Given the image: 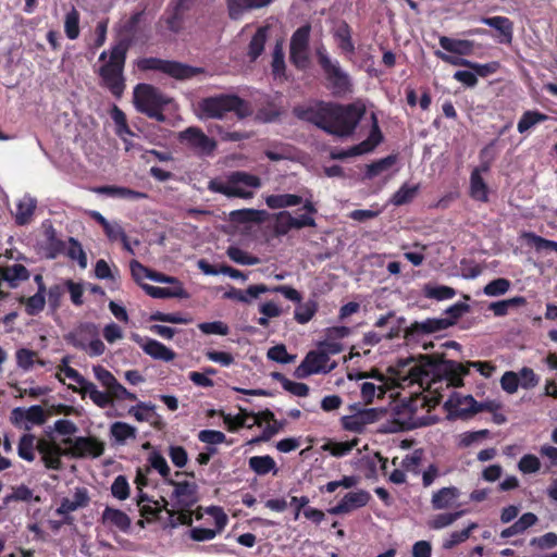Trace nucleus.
Wrapping results in <instances>:
<instances>
[{
	"label": "nucleus",
	"mask_w": 557,
	"mask_h": 557,
	"mask_svg": "<svg viewBox=\"0 0 557 557\" xmlns=\"http://www.w3.org/2000/svg\"><path fill=\"white\" fill-rule=\"evenodd\" d=\"M137 506L139 507L140 515L146 518L156 517L162 510L158 502L150 500L149 497L143 493L137 497Z\"/></svg>",
	"instance_id": "51"
},
{
	"label": "nucleus",
	"mask_w": 557,
	"mask_h": 557,
	"mask_svg": "<svg viewBox=\"0 0 557 557\" xmlns=\"http://www.w3.org/2000/svg\"><path fill=\"white\" fill-rule=\"evenodd\" d=\"M36 448L41 456V460L46 468L52 470H60L62 468V456H67L63 448L54 442L47 440H39Z\"/></svg>",
	"instance_id": "20"
},
{
	"label": "nucleus",
	"mask_w": 557,
	"mask_h": 557,
	"mask_svg": "<svg viewBox=\"0 0 557 557\" xmlns=\"http://www.w3.org/2000/svg\"><path fill=\"white\" fill-rule=\"evenodd\" d=\"M371 498V495L363 490L347 493L342 500L331 509V515L349 513L358 508L364 507Z\"/></svg>",
	"instance_id": "21"
},
{
	"label": "nucleus",
	"mask_w": 557,
	"mask_h": 557,
	"mask_svg": "<svg viewBox=\"0 0 557 557\" xmlns=\"http://www.w3.org/2000/svg\"><path fill=\"white\" fill-rule=\"evenodd\" d=\"M539 521V518L533 512H525L522 516L518 518L517 521H515L511 525L504 529L500 532L502 539H509L512 536L521 535L523 534L528 529L535 525Z\"/></svg>",
	"instance_id": "28"
},
{
	"label": "nucleus",
	"mask_w": 557,
	"mask_h": 557,
	"mask_svg": "<svg viewBox=\"0 0 557 557\" xmlns=\"http://www.w3.org/2000/svg\"><path fill=\"white\" fill-rule=\"evenodd\" d=\"M92 372L96 377V380L101 384V386L106 391H100V394H103L106 396V399L103 400V404L97 405L99 408H107L112 405V395L121 384L116 377L104 367L102 366H94Z\"/></svg>",
	"instance_id": "22"
},
{
	"label": "nucleus",
	"mask_w": 557,
	"mask_h": 557,
	"mask_svg": "<svg viewBox=\"0 0 557 557\" xmlns=\"http://www.w3.org/2000/svg\"><path fill=\"white\" fill-rule=\"evenodd\" d=\"M481 23L487 25L500 35L499 42L510 45L513 39V23L505 16L482 17Z\"/></svg>",
	"instance_id": "25"
},
{
	"label": "nucleus",
	"mask_w": 557,
	"mask_h": 557,
	"mask_svg": "<svg viewBox=\"0 0 557 557\" xmlns=\"http://www.w3.org/2000/svg\"><path fill=\"white\" fill-rule=\"evenodd\" d=\"M46 294L36 293L28 298H22L21 301L25 302V310L29 315H35L44 310L46 304Z\"/></svg>",
	"instance_id": "56"
},
{
	"label": "nucleus",
	"mask_w": 557,
	"mask_h": 557,
	"mask_svg": "<svg viewBox=\"0 0 557 557\" xmlns=\"http://www.w3.org/2000/svg\"><path fill=\"white\" fill-rule=\"evenodd\" d=\"M397 157L392 154L371 163L367 168V177L373 178L381 173L388 171L392 166L395 165Z\"/></svg>",
	"instance_id": "49"
},
{
	"label": "nucleus",
	"mask_w": 557,
	"mask_h": 557,
	"mask_svg": "<svg viewBox=\"0 0 557 557\" xmlns=\"http://www.w3.org/2000/svg\"><path fill=\"white\" fill-rule=\"evenodd\" d=\"M199 109L203 116L222 119L226 113L234 112L239 119L251 114L249 104L234 95H220L200 101Z\"/></svg>",
	"instance_id": "6"
},
{
	"label": "nucleus",
	"mask_w": 557,
	"mask_h": 557,
	"mask_svg": "<svg viewBox=\"0 0 557 557\" xmlns=\"http://www.w3.org/2000/svg\"><path fill=\"white\" fill-rule=\"evenodd\" d=\"M82 332L83 330L71 336L73 346L86 351L91 357L101 356L106 350L103 342L95 337L87 343L81 337Z\"/></svg>",
	"instance_id": "34"
},
{
	"label": "nucleus",
	"mask_w": 557,
	"mask_h": 557,
	"mask_svg": "<svg viewBox=\"0 0 557 557\" xmlns=\"http://www.w3.org/2000/svg\"><path fill=\"white\" fill-rule=\"evenodd\" d=\"M295 113L298 117L313 123L330 134L344 137L354 133L366 113V106L362 101H355L347 106L315 102L308 107L295 108Z\"/></svg>",
	"instance_id": "2"
},
{
	"label": "nucleus",
	"mask_w": 557,
	"mask_h": 557,
	"mask_svg": "<svg viewBox=\"0 0 557 557\" xmlns=\"http://www.w3.org/2000/svg\"><path fill=\"white\" fill-rule=\"evenodd\" d=\"M62 444L67 446L64 453L73 458H98L104 451L103 442L91 436L66 437Z\"/></svg>",
	"instance_id": "8"
},
{
	"label": "nucleus",
	"mask_w": 557,
	"mask_h": 557,
	"mask_svg": "<svg viewBox=\"0 0 557 557\" xmlns=\"http://www.w3.org/2000/svg\"><path fill=\"white\" fill-rule=\"evenodd\" d=\"M249 417L250 411L239 408V412L236 416L223 414V421L230 431H236L239 428L250 429V425L248 424Z\"/></svg>",
	"instance_id": "48"
},
{
	"label": "nucleus",
	"mask_w": 557,
	"mask_h": 557,
	"mask_svg": "<svg viewBox=\"0 0 557 557\" xmlns=\"http://www.w3.org/2000/svg\"><path fill=\"white\" fill-rule=\"evenodd\" d=\"M143 288L149 296H151L153 298H159V299L170 298V297H181L184 293L181 285H177L173 288H169V287H159V286L145 284V285H143Z\"/></svg>",
	"instance_id": "47"
},
{
	"label": "nucleus",
	"mask_w": 557,
	"mask_h": 557,
	"mask_svg": "<svg viewBox=\"0 0 557 557\" xmlns=\"http://www.w3.org/2000/svg\"><path fill=\"white\" fill-rule=\"evenodd\" d=\"M530 545L539 549H550L557 546V534L554 532L545 533L544 535L533 537Z\"/></svg>",
	"instance_id": "64"
},
{
	"label": "nucleus",
	"mask_w": 557,
	"mask_h": 557,
	"mask_svg": "<svg viewBox=\"0 0 557 557\" xmlns=\"http://www.w3.org/2000/svg\"><path fill=\"white\" fill-rule=\"evenodd\" d=\"M318 57L321 66L326 73L327 79L331 83V88L335 95H344L350 88L348 75L342 71L337 61H332L326 54L325 49H318Z\"/></svg>",
	"instance_id": "10"
},
{
	"label": "nucleus",
	"mask_w": 557,
	"mask_h": 557,
	"mask_svg": "<svg viewBox=\"0 0 557 557\" xmlns=\"http://www.w3.org/2000/svg\"><path fill=\"white\" fill-rule=\"evenodd\" d=\"M381 411L375 408L360 410L359 412L342 418V425L345 430L362 433L368 424L379 420Z\"/></svg>",
	"instance_id": "18"
},
{
	"label": "nucleus",
	"mask_w": 557,
	"mask_h": 557,
	"mask_svg": "<svg viewBox=\"0 0 557 557\" xmlns=\"http://www.w3.org/2000/svg\"><path fill=\"white\" fill-rule=\"evenodd\" d=\"M36 207V199L29 195H24L16 203V211L14 214L16 224L26 225L30 223Z\"/></svg>",
	"instance_id": "31"
},
{
	"label": "nucleus",
	"mask_w": 557,
	"mask_h": 557,
	"mask_svg": "<svg viewBox=\"0 0 557 557\" xmlns=\"http://www.w3.org/2000/svg\"><path fill=\"white\" fill-rule=\"evenodd\" d=\"M226 253L231 260L243 265H255L260 262L259 258L248 255L238 247H230Z\"/></svg>",
	"instance_id": "57"
},
{
	"label": "nucleus",
	"mask_w": 557,
	"mask_h": 557,
	"mask_svg": "<svg viewBox=\"0 0 557 557\" xmlns=\"http://www.w3.org/2000/svg\"><path fill=\"white\" fill-rule=\"evenodd\" d=\"M64 30L67 38L72 40L79 35V14L74 8L65 15Z\"/></svg>",
	"instance_id": "55"
},
{
	"label": "nucleus",
	"mask_w": 557,
	"mask_h": 557,
	"mask_svg": "<svg viewBox=\"0 0 557 557\" xmlns=\"http://www.w3.org/2000/svg\"><path fill=\"white\" fill-rule=\"evenodd\" d=\"M128 414L138 422H149L156 425L161 419L156 411V406L151 403L139 401L128 409Z\"/></svg>",
	"instance_id": "29"
},
{
	"label": "nucleus",
	"mask_w": 557,
	"mask_h": 557,
	"mask_svg": "<svg viewBox=\"0 0 557 557\" xmlns=\"http://www.w3.org/2000/svg\"><path fill=\"white\" fill-rule=\"evenodd\" d=\"M261 185L259 176L244 171H235L227 175L226 181L211 180L208 183V189L226 197L249 199Z\"/></svg>",
	"instance_id": "5"
},
{
	"label": "nucleus",
	"mask_w": 557,
	"mask_h": 557,
	"mask_svg": "<svg viewBox=\"0 0 557 557\" xmlns=\"http://www.w3.org/2000/svg\"><path fill=\"white\" fill-rule=\"evenodd\" d=\"M423 296L437 301L451 299L456 295V290L446 285H436L428 283L422 288Z\"/></svg>",
	"instance_id": "39"
},
{
	"label": "nucleus",
	"mask_w": 557,
	"mask_h": 557,
	"mask_svg": "<svg viewBox=\"0 0 557 557\" xmlns=\"http://www.w3.org/2000/svg\"><path fill=\"white\" fill-rule=\"evenodd\" d=\"M484 173L481 169L475 168L470 176V196L478 201L486 202L488 200V188L482 177Z\"/></svg>",
	"instance_id": "33"
},
{
	"label": "nucleus",
	"mask_w": 557,
	"mask_h": 557,
	"mask_svg": "<svg viewBox=\"0 0 557 557\" xmlns=\"http://www.w3.org/2000/svg\"><path fill=\"white\" fill-rule=\"evenodd\" d=\"M178 138L188 148L201 156L211 154L216 147V143L198 127L186 128L180 133Z\"/></svg>",
	"instance_id": "14"
},
{
	"label": "nucleus",
	"mask_w": 557,
	"mask_h": 557,
	"mask_svg": "<svg viewBox=\"0 0 557 557\" xmlns=\"http://www.w3.org/2000/svg\"><path fill=\"white\" fill-rule=\"evenodd\" d=\"M476 400L471 395H462L460 393H451L444 403L445 409L448 411V418H467L475 414Z\"/></svg>",
	"instance_id": "15"
},
{
	"label": "nucleus",
	"mask_w": 557,
	"mask_h": 557,
	"mask_svg": "<svg viewBox=\"0 0 557 557\" xmlns=\"http://www.w3.org/2000/svg\"><path fill=\"white\" fill-rule=\"evenodd\" d=\"M264 201L270 209H285L300 205L302 197L294 194L268 195L264 197Z\"/></svg>",
	"instance_id": "35"
},
{
	"label": "nucleus",
	"mask_w": 557,
	"mask_h": 557,
	"mask_svg": "<svg viewBox=\"0 0 557 557\" xmlns=\"http://www.w3.org/2000/svg\"><path fill=\"white\" fill-rule=\"evenodd\" d=\"M34 444L35 436L32 434H24L18 442V456L26 461H33L35 459Z\"/></svg>",
	"instance_id": "53"
},
{
	"label": "nucleus",
	"mask_w": 557,
	"mask_h": 557,
	"mask_svg": "<svg viewBox=\"0 0 557 557\" xmlns=\"http://www.w3.org/2000/svg\"><path fill=\"white\" fill-rule=\"evenodd\" d=\"M466 515V510H455L436 515L430 522V528L434 530H442L454 524L459 518Z\"/></svg>",
	"instance_id": "46"
},
{
	"label": "nucleus",
	"mask_w": 557,
	"mask_h": 557,
	"mask_svg": "<svg viewBox=\"0 0 557 557\" xmlns=\"http://www.w3.org/2000/svg\"><path fill=\"white\" fill-rule=\"evenodd\" d=\"M335 38L338 42V47L348 53H352L355 50L351 41L350 29L346 23H341L335 30Z\"/></svg>",
	"instance_id": "50"
},
{
	"label": "nucleus",
	"mask_w": 557,
	"mask_h": 557,
	"mask_svg": "<svg viewBox=\"0 0 557 557\" xmlns=\"http://www.w3.org/2000/svg\"><path fill=\"white\" fill-rule=\"evenodd\" d=\"M293 215L287 211H281L276 214L274 231L278 235H285L290 230H294V225H292Z\"/></svg>",
	"instance_id": "61"
},
{
	"label": "nucleus",
	"mask_w": 557,
	"mask_h": 557,
	"mask_svg": "<svg viewBox=\"0 0 557 557\" xmlns=\"http://www.w3.org/2000/svg\"><path fill=\"white\" fill-rule=\"evenodd\" d=\"M478 527L476 522H470L463 530L449 533L443 541V548L451 549L466 542L470 537L472 531L476 530Z\"/></svg>",
	"instance_id": "40"
},
{
	"label": "nucleus",
	"mask_w": 557,
	"mask_h": 557,
	"mask_svg": "<svg viewBox=\"0 0 557 557\" xmlns=\"http://www.w3.org/2000/svg\"><path fill=\"white\" fill-rule=\"evenodd\" d=\"M450 325H453V321L448 319H426L421 322H414L411 325V330L416 333L431 334L446 330Z\"/></svg>",
	"instance_id": "36"
},
{
	"label": "nucleus",
	"mask_w": 557,
	"mask_h": 557,
	"mask_svg": "<svg viewBox=\"0 0 557 557\" xmlns=\"http://www.w3.org/2000/svg\"><path fill=\"white\" fill-rule=\"evenodd\" d=\"M510 288V282L507 278H496L485 285L483 292L486 296L497 297L506 294Z\"/></svg>",
	"instance_id": "58"
},
{
	"label": "nucleus",
	"mask_w": 557,
	"mask_h": 557,
	"mask_svg": "<svg viewBox=\"0 0 557 557\" xmlns=\"http://www.w3.org/2000/svg\"><path fill=\"white\" fill-rule=\"evenodd\" d=\"M525 298L521 296H516L509 299L499 300L492 302L488 306V309L496 315V317H504L508 314L509 310L516 307H520L525 305Z\"/></svg>",
	"instance_id": "42"
},
{
	"label": "nucleus",
	"mask_w": 557,
	"mask_h": 557,
	"mask_svg": "<svg viewBox=\"0 0 557 557\" xmlns=\"http://www.w3.org/2000/svg\"><path fill=\"white\" fill-rule=\"evenodd\" d=\"M473 368L484 377H491L495 366L486 361H468L466 363L441 360L430 356H421L418 361L411 359L398 371L397 380L401 388L418 385V392L424 395L421 406L435 407L444 393L450 387L463 385V376Z\"/></svg>",
	"instance_id": "1"
},
{
	"label": "nucleus",
	"mask_w": 557,
	"mask_h": 557,
	"mask_svg": "<svg viewBox=\"0 0 557 557\" xmlns=\"http://www.w3.org/2000/svg\"><path fill=\"white\" fill-rule=\"evenodd\" d=\"M461 491L457 486H445L433 492L431 506L434 510H448L459 507Z\"/></svg>",
	"instance_id": "19"
},
{
	"label": "nucleus",
	"mask_w": 557,
	"mask_h": 557,
	"mask_svg": "<svg viewBox=\"0 0 557 557\" xmlns=\"http://www.w3.org/2000/svg\"><path fill=\"white\" fill-rule=\"evenodd\" d=\"M548 120V116L539 111H527L520 117L517 129L520 134H523L544 121Z\"/></svg>",
	"instance_id": "45"
},
{
	"label": "nucleus",
	"mask_w": 557,
	"mask_h": 557,
	"mask_svg": "<svg viewBox=\"0 0 557 557\" xmlns=\"http://www.w3.org/2000/svg\"><path fill=\"white\" fill-rule=\"evenodd\" d=\"M134 339L140 346L143 351L152 359L168 362L172 361L176 356L171 348L156 339L141 338L138 335H135Z\"/></svg>",
	"instance_id": "23"
},
{
	"label": "nucleus",
	"mask_w": 557,
	"mask_h": 557,
	"mask_svg": "<svg viewBox=\"0 0 557 557\" xmlns=\"http://www.w3.org/2000/svg\"><path fill=\"white\" fill-rule=\"evenodd\" d=\"M249 468L258 475H265L270 472L276 474L277 468L275 460L269 456H253L249 458Z\"/></svg>",
	"instance_id": "37"
},
{
	"label": "nucleus",
	"mask_w": 557,
	"mask_h": 557,
	"mask_svg": "<svg viewBox=\"0 0 557 557\" xmlns=\"http://www.w3.org/2000/svg\"><path fill=\"white\" fill-rule=\"evenodd\" d=\"M42 228L47 245V257L54 258L57 253L61 251L63 244L60 239H58L55 230L50 223H42Z\"/></svg>",
	"instance_id": "41"
},
{
	"label": "nucleus",
	"mask_w": 557,
	"mask_h": 557,
	"mask_svg": "<svg viewBox=\"0 0 557 557\" xmlns=\"http://www.w3.org/2000/svg\"><path fill=\"white\" fill-rule=\"evenodd\" d=\"M371 119L372 128L368 138L347 150H343L337 154H334V158L344 159L371 152L382 141V133L374 113H372Z\"/></svg>",
	"instance_id": "17"
},
{
	"label": "nucleus",
	"mask_w": 557,
	"mask_h": 557,
	"mask_svg": "<svg viewBox=\"0 0 557 557\" xmlns=\"http://www.w3.org/2000/svg\"><path fill=\"white\" fill-rule=\"evenodd\" d=\"M24 414L26 418L25 430H30L34 425H41L46 421L44 409L37 405L24 409Z\"/></svg>",
	"instance_id": "52"
},
{
	"label": "nucleus",
	"mask_w": 557,
	"mask_h": 557,
	"mask_svg": "<svg viewBox=\"0 0 557 557\" xmlns=\"http://www.w3.org/2000/svg\"><path fill=\"white\" fill-rule=\"evenodd\" d=\"M517 374L519 376V384L524 389L533 388L540 382V377L535 374V372L531 368L524 367Z\"/></svg>",
	"instance_id": "63"
},
{
	"label": "nucleus",
	"mask_w": 557,
	"mask_h": 557,
	"mask_svg": "<svg viewBox=\"0 0 557 557\" xmlns=\"http://www.w3.org/2000/svg\"><path fill=\"white\" fill-rule=\"evenodd\" d=\"M138 67L145 71H160L176 79H187L200 72V70L196 67H190L178 62L166 61L157 58H145L139 60Z\"/></svg>",
	"instance_id": "9"
},
{
	"label": "nucleus",
	"mask_w": 557,
	"mask_h": 557,
	"mask_svg": "<svg viewBox=\"0 0 557 557\" xmlns=\"http://www.w3.org/2000/svg\"><path fill=\"white\" fill-rule=\"evenodd\" d=\"M63 377L64 380L69 379L72 382L67 387L73 392L78 393L83 398L88 396L95 405L103 404L106 396L100 394L98 387L92 382L87 381L74 368L67 369L66 372L63 373Z\"/></svg>",
	"instance_id": "13"
},
{
	"label": "nucleus",
	"mask_w": 557,
	"mask_h": 557,
	"mask_svg": "<svg viewBox=\"0 0 557 557\" xmlns=\"http://www.w3.org/2000/svg\"><path fill=\"white\" fill-rule=\"evenodd\" d=\"M99 194H104L110 197L129 199V200H140L146 199L148 196L146 193L136 191L126 187L120 186H102L97 189Z\"/></svg>",
	"instance_id": "38"
},
{
	"label": "nucleus",
	"mask_w": 557,
	"mask_h": 557,
	"mask_svg": "<svg viewBox=\"0 0 557 557\" xmlns=\"http://www.w3.org/2000/svg\"><path fill=\"white\" fill-rule=\"evenodd\" d=\"M168 102V98L151 85L138 84L134 89V104L141 113L153 108H163Z\"/></svg>",
	"instance_id": "12"
},
{
	"label": "nucleus",
	"mask_w": 557,
	"mask_h": 557,
	"mask_svg": "<svg viewBox=\"0 0 557 557\" xmlns=\"http://www.w3.org/2000/svg\"><path fill=\"white\" fill-rule=\"evenodd\" d=\"M347 377L359 383L360 396L364 405L372 404L376 398H383L388 389L386 377L377 371L349 372Z\"/></svg>",
	"instance_id": "7"
},
{
	"label": "nucleus",
	"mask_w": 557,
	"mask_h": 557,
	"mask_svg": "<svg viewBox=\"0 0 557 557\" xmlns=\"http://www.w3.org/2000/svg\"><path fill=\"white\" fill-rule=\"evenodd\" d=\"M528 244L533 246L537 251L552 249L557 251V242L545 239L533 233L525 234Z\"/></svg>",
	"instance_id": "62"
},
{
	"label": "nucleus",
	"mask_w": 557,
	"mask_h": 557,
	"mask_svg": "<svg viewBox=\"0 0 557 557\" xmlns=\"http://www.w3.org/2000/svg\"><path fill=\"white\" fill-rule=\"evenodd\" d=\"M89 503L88 491L85 487H76L71 497L62 499L60 507L57 509L59 515H67L79 508H84Z\"/></svg>",
	"instance_id": "26"
},
{
	"label": "nucleus",
	"mask_w": 557,
	"mask_h": 557,
	"mask_svg": "<svg viewBox=\"0 0 557 557\" xmlns=\"http://www.w3.org/2000/svg\"><path fill=\"white\" fill-rule=\"evenodd\" d=\"M168 484L173 487L171 494L172 509L168 508V500L163 499V509L170 517V525H190L193 523V512L190 508L198 502V485L191 480L169 479Z\"/></svg>",
	"instance_id": "3"
},
{
	"label": "nucleus",
	"mask_w": 557,
	"mask_h": 557,
	"mask_svg": "<svg viewBox=\"0 0 557 557\" xmlns=\"http://www.w3.org/2000/svg\"><path fill=\"white\" fill-rule=\"evenodd\" d=\"M230 16L237 20L245 11L260 9L269 5L272 0H226Z\"/></svg>",
	"instance_id": "32"
},
{
	"label": "nucleus",
	"mask_w": 557,
	"mask_h": 557,
	"mask_svg": "<svg viewBox=\"0 0 557 557\" xmlns=\"http://www.w3.org/2000/svg\"><path fill=\"white\" fill-rule=\"evenodd\" d=\"M310 26L298 28L290 39V60L298 67H305L308 63V42Z\"/></svg>",
	"instance_id": "16"
},
{
	"label": "nucleus",
	"mask_w": 557,
	"mask_h": 557,
	"mask_svg": "<svg viewBox=\"0 0 557 557\" xmlns=\"http://www.w3.org/2000/svg\"><path fill=\"white\" fill-rule=\"evenodd\" d=\"M336 367V362L327 357V352H323L320 348L307 354L305 359L296 369L298 377H307L318 373H329Z\"/></svg>",
	"instance_id": "11"
},
{
	"label": "nucleus",
	"mask_w": 557,
	"mask_h": 557,
	"mask_svg": "<svg viewBox=\"0 0 557 557\" xmlns=\"http://www.w3.org/2000/svg\"><path fill=\"white\" fill-rule=\"evenodd\" d=\"M129 491L127 479L124 475H117L111 485L112 496L119 500H125L129 496Z\"/></svg>",
	"instance_id": "59"
},
{
	"label": "nucleus",
	"mask_w": 557,
	"mask_h": 557,
	"mask_svg": "<svg viewBox=\"0 0 557 557\" xmlns=\"http://www.w3.org/2000/svg\"><path fill=\"white\" fill-rule=\"evenodd\" d=\"M148 462L151 468L159 472V474L165 480L170 479V467L165 460V458L159 451H152L148 456Z\"/></svg>",
	"instance_id": "54"
},
{
	"label": "nucleus",
	"mask_w": 557,
	"mask_h": 557,
	"mask_svg": "<svg viewBox=\"0 0 557 557\" xmlns=\"http://www.w3.org/2000/svg\"><path fill=\"white\" fill-rule=\"evenodd\" d=\"M420 185L403 184L399 189L393 195L391 202L394 206H403L413 200L419 191Z\"/></svg>",
	"instance_id": "43"
},
{
	"label": "nucleus",
	"mask_w": 557,
	"mask_h": 557,
	"mask_svg": "<svg viewBox=\"0 0 557 557\" xmlns=\"http://www.w3.org/2000/svg\"><path fill=\"white\" fill-rule=\"evenodd\" d=\"M438 42L446 52L458 55H470L474 49V42L467 39H455L447 36H441Z\"/></svg>",
	"instance_id": "30"
},
{
	"label": "nucleus",
	"mask_w": 557,
	"mask_h": 557,
	"mask_svg": "<svg viewBox=\"0 0 557 557\" xmlns=\"http://www.w3.org/2000/svg\"><path fill=\"white\" fill-rule=\"evenodd\" d=\"M109 434L114 444L124 446L128 441L136 440L137 429L126 422L115 421L110 425Z\"/></svg>",
	"instance_id": "27"
},
{
	"label": "nucleus",
	"mask_w": 557,
	"mask_h": 557,
	"mask_svg": "<svg viewBox=\"0 0 557 557\" xmlns=\"http://www.w3.org/2000/svg\"><path fill=\"white\" fill-rule=\"evenodd\" d=\"M101 523L106 528L126 533L131 529L132 520L124 511L108 506L102 511Z\"/></svg>",
	"instance_id": "24"
},
{
	"label": "nucleus",
	"mask_w": 557,
	"mask_h": 557,
	"mask_svg": "<svg viewBox=\"0 0 557 557\" xmlns=\"http://www.w3.org/2000/svg\"><path fill=\"white\" fill-rule=\"evenodd\" d=\"M541 468V461L539 457L533 454H527L521 457L518 462V469L524 474L535 473Z\"/></svg>",
	"instance_id": "60"
},
{
	"label": "nucleus",
	"mask_w": 557,
	"mask_h": 557,
	"mask_svg": "<svg viewBox=\"0 0 557 557\" xmlns=\"http://www.w3.org/2000/svg\"><path fill=\"white\" fill-rule=\"evenodd\" d=\"M127 49L128 46L125 41L117 42L110 50L109 60L98 71L102 86L108 88L117 98L123 95L125 89L123 70Z\"/></svg>",
	"instance_id": "4"
},
{
	"label": "nucleus",
	"mask_w": 557,
	"mask_h": 557,
	"mask_svg": "<svg viewBox=\"0 0 557 557\" xmlns=\"http://www.w3.org/2000/svg\"><path fill=\"white\" fill-rule=\"evenodd\" d=\"M269 27H259L253 37L250 40L248 47V55L251 60H256L264 49V45L268 37Z\"/></svg>",
	"instance_id": "44"
}]
</instances>
